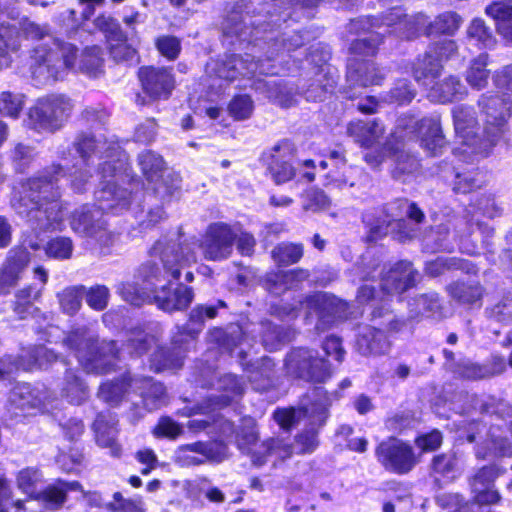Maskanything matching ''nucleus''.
I'll return each instance as SVG.
<instances>
[{"label":"nucleus","mask_w":512,"mask_h":512,"mask_svg":"<svg viewBox=\"0 0 512 512\" xmlns=\"http://www.w3.org/2000/svg\"><path fill=\"white\" fill-rule=\"evenodd\" d=\"M478 106L484 115V127H480L471 107L458 106L453 111L454 141L452 153L460 161L472 163L487 157L503 137L507 120L512 115V99L501 98L488 92L478 100Z\"/></svg>","instance_id":"obj_1"},{"label":"nucleus","mask_w":512,"mask_h":512,"mask_svg":"<svg viewBox=\"0 0 512 512\" xmlns=\"http://www.w3.org/2000/svg\"><path fill=\"white\" fill-rule=\"evenodd\" d=\"M64 176V166L52 162L20 181L14 207L34 231L45 233L62 230L67 212V202L63 200L60 185V179Z\"/></svg>","instance_id":"obj_2"},{"label":"nucleus","mask_w":512,"mask_h":512,"mask_svg":"<svg viewBox=\"0 0 512 512\" xmlns=\"http://www.w3.org/2000/svg\"><path fill=\"white\" fill-rule=\"evenodd\" d=\"M149 255L159 262L149 260L142 264L140 273L143 280L152 284L167 280L154 291L153 302L167 313L187 310L194 300V289L183 283L171 288L172 281L180 279L186 260L182 242L179 239H158L149 249Z\"/></svg>","instance_id":"obj_3"},{"label":"nucleus","mask_w":512,"mask_h":512,"mask_svg":"<svg viewBox=\"0 0 512 512\" xmlns=\"http://www.w3.org/2000/svg\"><path fill=\"white\" fill-rule=\"evenodd\" d=\"M78 48L56 40L52 46L39 45L31 51L30 73L37 86L62 79L76 62Z\"/></svg>","instance_id":"obj_4"},{"label":"nucleus","mask_w":512,"mask_h":512,"mask_svg":"<svg viewBox=\"0 0 512 512\" xmlns=\"http://www.w3.org/2000/svg\"><path fill=\"white\" fill-rule=\"evenodd\" d=\"M73 109V102L66 95L47 94L29 108L27 128L41 135L55 134L66 125Z\"/></svg>","instance_id":"obj_5"},{"label":"nucleus","mask_w":512,"mask_h":512,"mask_svg":"<svg viewBox=\"0 0 512 512\" xmlns=\"http://www.w3.org/2000/svg\"><path fill=\"white\" fill-rule=\"evenodd\" d=\"M286 374L312 384L325 383L332 376V369L325 357L305 347H294L284 360Z\"/></svg>","instance_id":"obj_6"},{"label":"nucleus","mask_w":512,"mask_h":512,"mask_svg":"<svg viewBox=\"0 0 512 512\" xmlns=\"http://www.w3.org/2000/svg\"><path fill=\"white\" fill-rule=\"evenodd\" d=\"M443 58L440 54L427 51L418 55L411 64V75L415 82L422 87L427 97L434 102L446 103Z\"/></svg>","instance_id":"obj_7"},{"label":"nucleus","mask_w":512,"mask_h":512,"mask_svg":"<svg viewBox=\"0 0 512 512\" xmlns=\"http://www.w3.org/2000/svg\"><path fill=\"white\" fill-rule=\"evenodd\" d=\"M374 455L385 471L396 475L409 474L419 463V456L413 446L396 436H388L378 442Z\"/></svg>","instance_id":"obj_8"},{"label":"nucleus","mask_w":512,"mask_h":512,"mask_svg":"<svg viewBox=\"0 0 512 512\" xmlns=\"http://www.w3.org/2000/svg\"><path fill=\"white\" fill-rule=\"evenodd\" d=\"M136 77L142 93L150 102L167 101L176 87L172 66L142 65Z\"/></svg>","instance_id":"obj_9"},{"label":"nucleus","mask_w":512,"mask_h":512,"mask_svg":"<svg viewBox=\"0 0 512 512\" xmlns=\"http://www.w3.org/2000/svg\"><path fill=\"white\" fill-rule=\"evenodd\" d=\"M296 151L292 140L281 139L262 154L266 170L276 185L285 184L296 177L297 170L293 165Z\"/></svg>","instance_id":"obj_10"},{"label":"nucleus","mask_w":512,"mask_h":512,"mask_svg":"<svg viewBox=\"0 0 512 512\" xmlns=\"http://www.w3.org/2000/svg\"><path fill=\"white\" fill-rule=\"evenodd\" d=\"M384 80L385 74L372 60L351 59L346 71L347 85L341 93L345 100L353 101L358 98L354 88L381 86Z\"/></svg>","instance_id":"obj_11"},{"label":"nucleus","mask_w":512,"mask_h":512,"mask_svg":"<svg viewBox=\"0 0 512 512\" xmlns=\"http://www.w3.org/2000/svg\"><path fill=\"white\" fill-rule=\"evenodd\" d=\"M237 239L233 228L224 222L208 226L203 243L204 258L209 261H221L230 257Z\"/></svg>","instance_id":"obj_12"},{"label":"nucleus","mask_w":512,"mask_h":512,"mask_svg":"<svg viewBox=\"0 0 512 512\" xmlns=\"http://www.w3.org/2000/svg\"><path fill=\"white\" fill-rule=\"evenodd\" d=\"M91 430L99 447L108 448L113 458L122 456V446L117 440L120 429L116 413L110 410L98 412L91 424Z\"/></svg>","instance_id":"obj_13"},{"label":"nucleus","mask_w":512,"mask_h":512,"mask_svg":"<svg viewBox=\"0 0 512 512\" xmlns=\"http://www.w3.org/2000/svg\"><path fill=\"white\" fill-rule=\"evenodd\" d=\"M90 349L79 356V364L88 373L107 374L115 369V362L119 359V350L115 342L100 343L94 339Z\"/></svg>","instance_id":"obj_14"},{"label":"nucleus","mask_w":512,"mask_h":512,"mask_svg":"<svg viewBox=\"0 0 512 512\" xmlns=\"http://www.w3.org/2000/svg\"><path fill=\"white\" fill-rule=\"evenodd\" d=\"M420 278L410 261L399 260L381 277V289L386 294L402 295L416 287Z\"/></svg>","instance_id":"obj_15"},{"label":"nucleus","mask_w":512,"mask_h":512,"mask_svg":"<svg viewBox=\"0 0 512 512\" xmlns=\"http://www.w3.org/2000/svg\"><path fill=\"white\" fill-rule=\"evenodd\" d=\"M31 256L25 247H14L0 268V295H8L18 283L22 272L28 266Z\"/></svg>","instance_id":"obj_16"},{"label":"nucleus","mask_w":512,"mask_h":512,"mask_svg":"<svg viewBox=\"0 0 512 512\" xmlns=\"http://www.w3.org/2000/svg\"><path fill=\"white\" fill-rule=\"evenodd\" d=\"M61 360V354L44 344H33L21 350L15 364L25 372L43 371Z\"/></svg>","instance_id":"obj_17"},{"label":"nucleus","mask_w":512,"mask_h":512,"mask_svg":"<svg viewBox=\"0 0 512 512\" xmlns=\"http://www.w3.org/2000/svg\"><path fill=\"white\" fill-rule=\"evenodd\" d=\"M186 342L182 339L171 341V345L157 346L149 358V368L154 373L180 369L187 353Z\"/></svg>","instance_id":"obj_18"},{"label":"nucleus","mask_w":512,"mask_h":512,"mask_svg":"<svg viewBox=\"0 0 512 512\" xmlns=\"http://www.w3.org/2000/svg\"><path fill=\"white\" fill-rule=\"evenodd\" d=\"M346 133L362 149H371L385 134V127L378 118L353 119L347 123Z\"/></svg>","instance_id":"obj_19"},{"label":"nucleus","mask_w":512,"mask_h":512,"mask_svg":"<svg viewBox=\"0 0 512 512\" xmlns=\"http://www.w3.org/2000/svg\"><path fill=\"white\" fill-rule=\"evenodd\" d=\"M137 377L129 371L100 383L97 396L111 406H119L131 392L135 393Z\"/></svg>","instance_id":"obj_20"},{"label":"nucleus","mask_w":512,"mask_h":512,"mask_svg":"<svg viewBox=\"0 0 512 512\" xmlns=\"http://www.w3.org/2000/svg\"><path fill=\"white\" fill-rule=\"evenodd\" d=\"M415 134L429 156H437L442 152L445 136L439 120L428 117L420 119L415 126Z\"/></svg>","instance_id":"obj_21"},{"label":"nucleus","mask_w":512,"mask_h":512,"mask_svg":"<svg viewBox=\"0 0 512 512\" xmlns=\"http://www.w3.org/2000/svg\"><path fill=\"white\" fill-rule=\"evenodd\" d=\"M41 297V290L27 285L15 293L12 310L20 320L33 318L39 315L40 309L35 305Z\"/></svg>","instance_id":"obj_22"},{"label":"nucleus","mask_w":512,"mask_h":512,"mask_svg":"<svg viewBox=\"0 0 512 512\" xmlns=\"http://www.w3.org/2000/svg\"><path fill=\"white\" fill-rule=\"evenodd\" d=\"M95 198L101 209L112 210L119 206H127L130 202V192L122 189L115 181H105L95 192Z\"/></svg>","instance_id":"obj_23"},{"label":"nucleus","mask_w":512,"mask_h":512,"mask_svg":"<svg viewBox=\"0 0 512 512\" xmlns=\"http://www.w3.org/2000/svg\"><path fill=\"white\" fill-rule=\"evenodd\" d=\"M248 379L260 391H268L275 386V364L268 357H263L248 369Z\"/></svg>","instance_id":"obj_24"},{"label":"nucleus","mask_w":512,"mask_h":512,"mask_svg":"<svg viewBox=\"0 0 512 512\" xmlns=\"http://www.w3.org/2000/svg\"><path fill=\"white\" fill-rule=\"evenodd\" d=\"M135 391L146 408H156L166 396L165 387L151 377H137Z\"/></svg>","instance_id":"obj_25"},{"label":"nucleus","mask_w":512,"mask_h":512,"mask_svg":"<svg viewBox=\"0 0 512 512\" xmlns=\"http://www.w3.org/2000/svg\"><path fill=\"white\" fill-rule=\"evenodd\" d=\"M383 42V35L375 31H370L364 37L354 39L349 47L351 59L369 60V58L376 57Z\"/></svg>","instance_id":"obj_26"},{"label":"nucleus","mask_w":512,"mask_h":512,"mask_svg":"<svg viewBox=\"0 0 512 512\" xmlns=\"http://www.w3.org/2000/svg\"><path fill=\"white\" fill-rule=\"evenodd\" d=\"M247 70V60L239 54H229L217 64L215 73L218 78L227 82H233L239 77L253 78L252 75H247Z\"/></svg>","instance_id":"obj_27"},{"label":"nucleus","mask_w":512,"mask_h":512,"mask_svg":"<svg viewBox=\"0 0 512 512\" xmlns=\"http://www.w3.org/2000/svg\"><path fill=\"white\" fill-rule=\"evenodd\" d=\"M180 450L183 452H195L202 456L204 459L191 458L190 463L193 465H200L205 460L220 462L224 456L225 445L222 442H205L196 441L193 443H187L180 446Z\"/></svg>","instance_id":"obj_28"},{"label":"nucleus","mask_w":512,"mask_h":512,"mask_svg":"<svg viewBox=\"0 0 512 512\" xmlns=\"http://www.w3.org/2000/svg\"><path fill=\"white\" fill-rule=\"evenodd\" d=\"M270 254L278 267H288L297 264L303 258L304 244L283 241L276 244Z\"/></svg>","instance_id":"obj_29"},{"label":"nucleus","mask_w":512,"mask_h":512,"mask_svg":"<svg viewBox=\"0 0 512 512\" xmlns=\"http://www.w3.org/2000/svg\"><path fill=\"white\" fill-rule=\"evenodd\" d=\"M217 390L220 393L219 403L228 406L234 399L241 398L245 392V386L241 376L226 373L217 380Z\"/></svg>","instance_id":"obj_30"},{"label":"nucleus","mask_w":512,"mask_h":512,"mask_svg":"<svg viewBox=\"0 0 512 512\" xmlns=\"http://www.w3.org/2000/svg\"><path fill=\"white\" fill-rule=\"evenodd\" d=\"M62 395L73 405H80L89 398L85 381L71 369L65 371Z\"/></svg>","instance_id":"obj_31"},{"label":"nucleus","mask_w":512,"mask_h":512,"mask_svg":"<svg viewBox=\"0 0 512 512\" xmlns=\"http://www.w3.org/2000/svg\"><path fill=\"white\" fill-rule=\"evenodd\" d=\"M486 13L491 16L497 25V29L506 39L512 40V4L509 1L495 2L486 8Z\"/></svg>","instance_id":"obj_32"},{"label":"nucleus","mask_w":512,"mask_h":512,"mask_svg":"<svg viewBox=\"0 0 512 512\" xmlns=\"http://www.w3.org/2000/svg\"><path fill=\"white\" fill-rule=\"evenodd\" d=\"M138 164L144 178L150 182H158L163 177L165 162L162 156L147 150L138 156Z\"/></svg>","instance_id":"obj_33"},{"label":"nucleus","mask_w":512,"mask_h":512,"mask_svg":"<svg viewBox=\"0 0 512 512\" xmlns=\"http://www.w3.org/2000/svg\"><path fill=\"white\" fill-rule=\"evenodd\" d=\"M485 183V175L475 169H463L454 167L453 190L459 193H469L480 188Z\"/></svg>","instance_id":"obj_34"},{"label":"nucleus","mask_w":512,"mask_h":512,"mask_svg":"<svg viewBox=\"0 0 512 512\" xmlns=\"http://www.w3.org/2000/svg\"><path fill=\"white\" fill-rule=\"evenodd\" d=\"M336 298L324 292H313L306 295L303 300L299 301L300 305H305L308 315H317L324 318L330 308L335 304Z\"/></svg>","instance_id":"obj_35"},{"label":"nucleus","mask_w":512,"mask_h":512,"mask_svg":"<svg viewBox=\"0 0 512 512\" xmlns=\"http://www.w3.org/2000/svg\"><path fill=\"white\" fill-rule=\"evenodd\" d=\"M488 55L481 53L474 58L466 71V81L476 89H482L486 86L490 72L487 69Z\"/></svg>","instance_id":"obj_36"},{"label":"nucleus","mask_w":512,"mask_h":512,"mask_svg":"<svg viewBox=\"0 0 512 512\" xmlns=\"http://www.w3.org/2000/svg\"><path fill=\"white\" fill-rule=\"evenodd\" d=\"M45 256L53 260H68L73 255L74 244L68 236H54L44 244Z\"/></svg>","instance_id":"obj_37"},{"label":"nucleus","mask_w":512,"mask_h":512,"mask_svg":"<svg viewBox=\"0 0 512 512\" xmlns=\"http://www.w3.org/2000/svg\"><path fill=\"white\" fill-rule=\"evenodd\" d=\"M70 227L76 233L83 236H93L97 231V224L94 221L90 209L82 206L72 211L69 217Z\"/></svg>","instance_id":"obj_38"},{"label":"nucleus","mask_w":512,"mask_h":512,"mask_svg":"<svg viewBox=\"0 0 512 512\" xmlns=\"http://www.w3.org/2000/svg\"><path fill=\"white\" fill-rule=\"evenodd\" d=\"M94 25L104 35L108 43L127 39L128 35L123 31L118 20L110 15H98L94 20Z\"/></svg>","instance_id":"obj_39"},{"label":"nucleus","mask_w":512,"mask_h":512,"mask_svg":"<svg viewBox=\"0 0 512 512\" xmlns=\"http://www.w3.org/2000/svg\"><path fill=\"white\" fill-rule=\"evenodd\" d=\"M94 339L87 336L85 329L75 328L68 331L63 338V345L72 351L79 361V356L84 355L90 349Z\"/></svg>","instance_id":"obj_40"},{"label":"nucleus","mask_w":512,"mask_h":512,"mask_svg":"<svg viewBox=\"0 0 512 512\" xmlns=\"http://www.w3.org/2000/svg\"><path fill=\"white\" fill-rule=\"evenodd\" d=\"M228 308L223 299H218L215 304H197L188 315V321L193 325H204L206 320H213L219 314V309Z\"/></svg>","instance_id":"obj_41"},{"label":"nucleus","mask_w":512,"mask_h":512,"mask_svg":"<svg viewBox=\"0 0 512 512\" xmlns=\"http://www.w3.org/2000/svg\"><path fill=\"white\" fill-rule=\"evenodd\" d=\"M284 446L283 442L277 438L271 437L262 441L257 448L251 449L249 452L253 465L256 467L263 466L269 457L278 453Z\"/></svg>","instance_id":"obj_42"},{"label":"nucleus","mask_w":512,"mask_h":512,"mask_svg":"<svg viewBox=\"0 0 512 512\" xmlns=\"http://www.w3.org/2000/svg\"><path fill=\"white\" fill-rule=\"evenodd\" d=\"M85 294L84 286H72L65 288L59 295L58 300L62 311L68 315H74L81 307Z\"/></svg>","instance_id":"obj_43"},{"label":"nucleus","mask_w":512,"mask_h":512,"mask_svg":"<svg viewBox=\"0 0 512 512\" xmlns=\"http://www.w3.org/2000/svg\"><path fill=\"white\" fill-rule=\"evenodd\" d=\"M254 103L248 94H236L228 103L227 110L235 121L250 118L253 113Z\"/></svg>","instance_id":"obj_44"},{"label":"nucleus","mask_w":512,"mask_h":512,"mask_svg":"<svg viewBox=\"0 0 512 512\" xmlns=\"http://www.w3.org/2000/svg\"><path fill=\"white\" fill-rule=\"evenodd\" d=\"M40 481L38 470L26 467L20 470L16 477L18 488L26 494V500H35L39 491L37 484Z\"/></svg>","instance_id":"obj_45"},{"label":"nucleus","mask_w":512,"mask_h":512,"mask_svg":"<svg viewBox=\"0 0 512 512\" xmlns=\"http://www.w3.org/2000/svg\"><path fill=\"white\" fill-rule=\"evenodd\" d=\"M305 199L303 209L305 211L319 212L330 208L331 200L328 195L318 187H310L301 194Z\"/></svg>","instance_id":"obj_46"},{"label":"nucleus","mask_w":512,"mask_h":512,"mask_svg":"<svg viewBox=\"0 0 512 512\" xmlns=\"http://www.w3.org/2000/svg\"><path fill=\"white\" fill-rule=\"evenodd\" d=\"M154 45L158 53L167 61H175L182 51L181 40L174 35H160L155 39Z\"/></svg>","instance_id":"obj_47"},{"label":"nucleus","mask_w":512,"mask_h":512,"mask_svg":"<svg viewBox=\"0 0 512 512\" xmlns=\"http://www.w3.org/2000/svg\"><path fill=\"white\" fill-rule=\"evenodd\" d=\"M73 147L81 160L87 164L98 150V141L95 135L81 132L75 138Z\"/></svg>","instance_id":"obj_48"},{"label":"nucleus","mask_w":512,"mask_h":512,"mask_svg":"<svg viewBox=\"0 0 512 512\" xmlns=\"http://www.w3.org/2000/svg\"><path fill=\"white\" fill-rule=\"evenodd\" d=\"M306 413V407L290 406L275 409L273 412V417L280 428L289 431L298 424L300 415H304Z\"/></svg>","instance_id":"obj_49"},{"label":"nucleus","mask_w":512,"mask_h":512,"mask_svg":"<svg viewBox=\"0 0 512 512\" xmlns=\"http://www.w3.org/2000/svg\"><path fill=\"white\" fill-rule=\"evenodd\" d=\"M390 102L399 106L408 105L416 96L412 84L406 79H398L388 92Z\"/></svg>","instance_id":"obj_50"},{"label":"nucleus","mask_w":512,"mask_h":512,"mask_svg":"<svg viewBox=\"0 0 512 512\" xmlns=\"http://www.w3.org/2000/svg\"><path fill=\"white\" fill-rule=\"evenodd\" d=\"M104 65L103 51L100 46L85 47L82 52L81 69L88 74H96Z\"/></svg>","instance_id":"obj_51"},{"label":"nucleus","mask_w":512,"mask_h":512,"mask_svg":"<svg viewBox=\"0 0 512 512\" xmlns=\"http://www.w3.org/2000/svg\"><path fill=\"white\" fill-rule=\"evenodd\" d=\"M294 442L297 447V454H311L319 446L318 430L315 428L304 429L295 435Z\"/></svg>","instance_id":"obj_52"},{"label":"nucleus","mask_w":512,"mask_h":512,"mask_svg":"<svg viewBox=\"0 0 512 512\" xmlns=\"http://www.w3.org/2000/svg\"><path fill=\"white\" fill-rule=\"evenodd\" d=\"M35 500L43 501L52 508L57 509L66 502L67 496L65 495V489L62 488L58 483V480H56L55 483L50 484L42 491H39Z\"/></svg>","instance_id":"obj_53"},{"label":"nucleus","mask_w":512,"mask_h":512,"mask_svg":"<svg viewBox=\"0 0 512 512\" xmlns=\"http://www.w3.org/2000/svg\"><path fill=\"white\" fill-rule=\"evenodd\" d=\"M156 343V337L150 333H134L127 340V346L131 355L141 357L148 353L152 346Z\"/></svg>","instance_id":"obj_54"},{"label":"nucleus","mask_w":512,"mask_h":512,"mask_svg":"<svg viewBox=\"0 0 512 512\" xmlns=\"http://www.w3.org/2000/svg\"><path fill=\"white\" fill-rule=\"evenodd\" d=\"M363 338L370 354L382 355L389 347L385 332L379 328L371 327Z\"/></svg>","instance_id":"obj_55"},{"label":"nucleus","mask_w":512,"mask_h":512,"mask_svg":"<svg viewBox=\"0 0 512 512\" xmlns=\"http://www.w3.org/2000/svg\"><path fill=\"white\" fill-rule=\"evenodd\" d=\"M442 443L443 434L438 429L420 433L414 438V444L421 453L434 452L441 447Z\"/></svg>","instance_id":"obj_56"},{"label":"nucleus","mask_w":512,"mask_h":512,"mask_svg":"<svg viewBox=\"0 0 512 512\" xmlns=\"http://www.w3.org/2000/svg\"><path fill=\"white\" fill-rule=\"evenodd\" d=\"M417 422L413 411L407 410L395 413L386 420V427L397 434H403L412 429Z\"/></svg>","instance_id":"obj_57"},{"label":"nucleus","mask_w":512,"mask_h":512,"mask_svg":"<svg viewBox=\"0 0 512 512\" xmlns=\"http://www.w3.org/2000/svg\"><path fill=\"white\" fill-rule=\"evenodd\" d=\"M475 212L482 214L487 218H495L502 214L501 207L496 203L494 194L483 193L477 197L473 203Z\"/></svg>","instance_id":"obj_58"},{"label":"nucleus","mask_w":512,"mask_h":512,"mask_svg":"<svg viewBox=\"0 0 512 512\" xmlns=\"http://www.w3.org/2000/svg\"><path fill=\"white\" fill-rule=\"evenodd\" d=\"M60 430L65 440L69 442H78L86 432L84 421L79 417H70L59 424Z\"/></svg>","instance_id":"obj_59"},{"label":"nucleus","mask_w":512,"mask_h":512,"mask_svg":"<svg viewBox=\"0 0 512 512\" xmlns=\"http://www.w3.org/2000/svg\"><path fill=\"white\" fill-rule=\"evenodd\" d=\"M153 435L157 438H167L174 440L182 433V427L179 423L168 416L161 417L153 428Z\"/></svg>","instance_id":"obj_60"},{"label":"nucleus","mask_w":512,"mask_h":512,"mask_svg":"<svg viewBox=\"0 0 512 512\" xmlns=\"http://www.w3.org/2000/svg\"><path fill=\"white\" fill-rule=\"evenodd\" d=\"M430 476L438 488H443L448 481V458L438 454L432 458Z\"/></svg>","instance_id":"obj_61"},{"label":"nucleus","mask_w":512,"mask_h":512,"mask_svg":"<svg viewBox=\"0 0 512 512\" xmlns=\"http://www.w3.org/2000/svg\"><path fill=\"white\" fill-rule=\"evenodd\" d=\"M109 290L104 285H95L86 292V302L90 308L102 311L107 307Z\"/></svg>","instance_id":"obj_62"},{"label":"nucleus","mask_w":512,"mask_h":512,"mask_svg":"<svg viewBox=\"0 0 512 512\" xmlns=\"http://www.w3.org/2000/svg\"><path fill=\"white\" fill-rule=\"evenodd\" d=\"M112 498L113 500L105 505L109 512H144L134 500L124 498L119 491L114 492Z\"/></svg>","instance_id":"obj_63"},{"label":"nucleus","mask_w":512,"mask_h":512,"mask_svg":"<svg viewBox=\"0 0 512 512\" xmlns=\"http://www.w3.org/2000/svg\"><path fill=\"white\" fill-rule=\"evenodd\" d=\"M500 471L495 466L481 468L473 477L471 486L473 491L492 486L493 481L499 476Z\"/></svg>","instance_id":"obj_64"}]
</instances>
